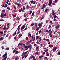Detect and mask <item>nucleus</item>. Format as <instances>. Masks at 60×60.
I'll use <instances>...</instances> for the list:
<instances>
[{"mask_svg":"<svg viewBox=\"0 0 60 60\" xmlns=\"http://www.w3.org/2000/svg\"><path fill=\"white\" fill-rule=\"evenodd\" d=\"M57 47H56V46L54 47L52 49V51L53 52H55V51L56 50V49H57Z\"/></svg>","mask_w":60,"mask_h":60,"instance_id":"obj_1","label":"nucleus"},{"mask_svg":"<svg viewBox=\"0 0 60 60\" xmlns=\"http://www.w3.org/2000/svg\"><path fill=\"white\" fill-rule=\"evenodd\" d=\"M25 27V25H24L23 26H22L21 28V31L22 30V29H24V27Z\"/></svg>","mask_w":60,"mask_h":60,"instance_id":"obj_2","label":"nucleus"},{"mask_svg":"<svg viewBox=\"0 0 60 60\" xmlns=\"http://www.w3.org/2000/svg\"><path fill=\"white\" fill-rule=\"evenodd\" d=\"M28 46H24V47L25 48H26L25 49V50H27L28 49V48H28Z\"/></svg>","mask_w":60,"mask_h":60,"instance_id":"obj_3","label":"nucleus"},{"mask_svg":"<svg viewBox=\"0 0 60 60\" xmlns=\"http://www.w3.org/2000/svg\"><path fill=\"white\" fill-rule=\"evenodd\" d=\"M28 48H29V49H32V45H29L28 46Z\"/></svg>","mask_w":60,"mask_h":60,"instance_id":"obj_4","label":"nucleus"},{"mask_svg":"<svg viewBox=\"0 0 60 60\" xmlns=\"http://www.w3.org/2000/svg\"><path fill=\"white\" fill-rule=\"evenodd\" d=\"M53 46V45H49V47L50 48H52Z\"/></svg>","mask_w":60,"mask_h":60,"instance_id":"obj_5","label":"nucleus"},{"mask_svg":"<svg viewBox=\"0 0 60 60\" xmlns=\"http://www.w3.org/2000/svg\"><path fill=\"white\" fill-rule=\"evenodd\" d=\"M44 56L43 55H41V56H40L39 57V58H40V59H41L42 57H43Z\"/></svg>","mask_w":60,"mask_h":60,"instance_id":"obj_6","label":"nucleus"},{"mask_svg":"<svg viewBox=\"0 0 60 60\" xmlns=\"http://www.w3.org/2000/svg\"><path fill=\"white\" fill-rule=\"evenodd\" d=\"M59 25H58L56 27V29H58L59 28Z\"/></svg>","mask_w":60,"mask_h":60,"instance_id":"obj_7","label":"nucleus"},{"mask_svg":"<svg viewBox=\"0 0 60 60\" xmlns=\"http://www.w3.org/2000/svg\"><path fill=\"white\" fill-rule=\"evenodd\" d=\"M16 58L15 59V60H16V59H19V57L18 56H17V57H16Z\"/></svg>","mask_w":60,"mask_h":60,"instance_id":"obj_8","label":"nucleus"},{"mask_svg":"<svg viewBox=\"0 0 60 60\" xmlns=\"http://www.w3.org/2000/svg\"><path fill=\"white\" fill-rule=\"evenodd\" d=\"M35 2V1H34L33 0H31L30 1V2L31 3H33Z\"/></svg>","mask_w":60,"mask_h":60,"instance_id":"obj_9","label":"nucleus"},{"mask_svg":"<svg viewBox=\"0 0 60 60\" xmlns=\"http://www.w3.org/2000/svg\"><path fill=\"white\" fill-rule=\"evenodd\" d=\"M17 33H16V31H15V32L13 34V36H14L15 34H16Z\"/></svg>","mask_w":60,"mask_h":60,"instance_id":"obj_10","label":"nucleus"},{"mask_svg":"<svg viewBox=\"0 0 60 60\" xmlns=\"http://www.w3.org/2000/svg\"><path fill=\"white\" fill-rule=\"evenodd\" d=\"M1 17H4V13L1 14V15H0Z\"/></svg>","mask_w":60,"mask_h":60,"instance_id":"obj_11","label":"nucleus"},{"mask_svg":"<svg viewBox=\"0 0 60 60\" xmlns=\"http://www.w3.org/2000/svg\"><path fill=\"white\" fill-rule=\"evenodd\" d=\"M30 42V41L27 42L26 43V45H29Z\"/></svg>","mask_w":60,"mask_h":60,"instance_id":"obj_12","label":"nucleus"},{"mask_svg":"<svg viewBox=\"0 0 60 60\" xmlns=\"http://www.w3.org/2000/svg\"><path fill=\"white\" fill-rule=\"evenodd\" d=\"M39 36H37L36 37V39L37 40H38V39H39Z\"/></svg>","mask_w":60,"mask_h":60,"instance_id":"obj_13","label":"nucleus"},{"mask_svg":"<svg viewBox=\"0 0 60 60\" xmlns=\"http://www.w3.org/2000/svg\"><path fill=\"white\" fill-rule=\"evenodd\" d=\"M38 25L39 27H41V23H39L38 24Z\"/></svg>","mask_w":60,"mask_h":60,"instance_id":"obj_14","label":"nucleus"},{"mask_svg":"<svg viewBox=\"0 0 60 60\" xmlns=\"http://www.w3.org/2000/svg\"><path fill=\"white\" fill-rule=\"evenodd\" d=\"M21 25L22 24H21L19 25L18 26V27L17 28V29H18V28H20V26H21Z\"/></svg>","mask_w":60,"mask_h":60,"instance_id":"obj_15","label":"nucleus"},{"mask_svg":"<svg viewBox=\"0 0 60 60\" xmlns=\"http://www.w3.org/2000/svg\"><path fill=\"white\" fill-rule=\"evenodd\" d=\"M38 48H39V46H37L36 48V50H38Z\"/></svg>","mask_w":60,"mask_h":60,"instance_id":"obj_16","label":"nucleus"},{"mask_svg":"<svg viewBox=\"0 0 60 60\" xmlns=\"http://www.w3.org/2000/svg\"><path fill=\"white\" fill-rule=\"evenodd\" d=\"M9 49H10V48L9 47H8L6 49V50H9Z\"/></svg>","mask_w":60,"mask_h":60,"instance_id":"obj_17","label":"nucleus"},{"mask_svg":"<svg viewBox=\"0 0 60 60\" xmlns=\"http://www.w3.org/2000/svg\"><path fill=\"white\" fill-rule=\"evenodd\" d=\"M17 19H18L17 20L18 21H19V19H20V18H19V17H18L17 18Z\"/></svg>","mask_w":60,"mask_h":60,"instance_id":"obj_18","label":"nucleus"},{"mask_svg":"<svg viewBox=\"0 0 60 60\" xmlns=\"http://www.w3.org/2000/svg\"><path fill=\"white\" fill-rule=\"evenodd\" d=\"M16 50L15 49H14L13 50V54H14V53L16 52Z\"/></svg>","mask_w":60,"mask_h":60,"instance_id":"obj_19","label":"nucleus"},{"mask_svg":"<svg viewBox=\"0 0 60 60\" xmlns=\"http://www.w3.org/2000/svg\"><path fill=\"white\" fill-rule=\"evenodd\" d=\"M57 2V0H55L54 1V3H56Z\"/></svg>","mask_w":60,"mask_h":60,"instance_id":"obj_20","label":"nucleus"},{"mask_svg":"<svg viewBox=\"0 0 60 60\" xmlns=\"http://www.w3.org/2000/svg\"><path fill=\"white\" fill-rule=\"evenodd\" d=\"M3 39H4V38H0V41H1H1H2V40H3Z\"/></svg>","mask_w":60,"mask_h":60,"instance_id":"obj_21","label":"nucleus"},{"mask_svg":"<svg viewBox=\"0 0 60 60\" xmlns=\"http://www.w3.org/2000/svg\"><path fill=\"white\" fill-rule=\"evenodd\" d=\"M48 58L47 57H45L44 58V60H46V59H47Z\"/></svg>","mask_w":60,"mask_h":60,"instance_id":"obj_22","label":"nucleus"},{"mask_svg":"<svg viewBox=\"0 0 60 60\" xmlns=\"http://www.w3.org/2000/svg\"><path fill=\"white\" fill-rule=\"evenodd\" d=\"M28 52V51H27V52H25L23 54V55H25L26 54V53H27Z\"/></svg>","mask_w":60,"mask_h":60,"instance_id":"obj_23","label":"nucleus"},{"mask_svg":"<svg viewBox=\"0 0 60 60\" xmlns=\"http://www.w3.org/2000/svg\"><path fill=\"white\" fill-rule=\"evenodd\" d=\"M40 29V28L39 27H38V28H37L36 29V30L37 31H38V30Z\"/></svg>","mask_w":60,"mask_h":60,"instance_id":"obj_24","label":"nucleus"},{"mask_svg":"<svg viewBox=\"0 0 60 60\" xmlns=\"http://www.w3.org/2000/svg\"><path fill=\"white\" fill-rule=\"evenodd\" d=\"M56 18H57V16H56V15L54 16V19H56Z\"/></svg>","mask_w":60,"mask_h":60,"instance_id":"obj_25","label":"nucleus"},{"mask_svg":"<svg viewBox=\"0 0 60 60\" xmlns=\"http://www.w3.org/2000/svg\"><path fill=\"white\" fill-rule=\"evenodd\" d=\"M18 51H16L15 54L16 55L17 54H18Z\"/></svg>","mask_w":60,"mask_h":60,"instance_id":"obj_26","label":"nucleus"},{"mask_svg":"<svg viewBox=\"0 0 60 60\" xmlns=\"http://www.w3.org/2000/svg\"><path fill=\"white\" fill-rule=\"evenodd\" d=\"M34 12H33L32 15H31L32 16H33V15H34Z\"/></svg>","mask_w":60,"mask_h":60,"instance_id":"obj_27","label":"nucleus"},{"mask_svg":"<svg viewBox=\"0 0 60 60\" xmlns=\"http://www.w3.org/2000/svg\"><path fill=\"white\" fill-rule=\"evenodd\" d=\"M44 16H43L42 17H41V20H42V19H44Z\"/></svg>","mask_w":60,"mask_h":60,"instance_id":"obj_28","label":"nucleus"},{"mask_svg":"<svg viewBox=\"0 0 60 60\" xmlns=\"http://www.w3.org/2000/svg\"><path fill=\"white\" fill-rule=\"evenodd\" d=\"M48 10V9H46V10H45V12H47Z\"/></svg>","mask_w":60,"mask_h":60,"instance_id":"obj_29","label":"nucleus"},{"mask_svg":"<svg viewBox=\"0 0 60 60\" xmlns=\"http://www.w3.org/2000/svg\"><path fill=\"white\" fill-rule=\"evenodd\" d=\"M54 12H53L52 14V15H53V16H54V15H55V14H54Z\"/></svg>","mask_w":60,"mask_h":60,"instance_id":"obj_30","label":"nucleus"},{"mask_svg":"<svg viewBox=\"0 0 60 60\" xmlns=\"http://www.w3.org/2000/svg\"><path fill=\"white\" fill-rule=\"evenodd\" d=\"M28 36H29L30 37H31V34H30L28 35Z\"/></svg>","mask_w":60,"mask_h":60,"instance_id":"obj_31","label":"nucleus"},{"mask_svg":"<svg viewBox=\"0 0 60 60\" xmlns=\"http://www.w3.org/2000/svg\"><path fill=\"white\" fill-rule=\"evenodd\" d=\"M29 6L28 5H27L26 6V8L27 9H29Z\"/></svg>","mask_w":60,"mask_h":60,"instance_id":"obj_32","label":"nucleus"},{"mask_svg":"<svg viewBox=\"0 0 60 60\" xmlns=\"http://www.w3.org/2000/svg\"><path fill=\"white\" fill-rule=\"evenodd\" d=\"M5 56H6L4 54L2 56V57L3 58L5 57Z\"/></svg>","mask_w":60,"mask_h":60,"instance_id":"obj_33","label":"nucleus"},{"mask_svg":"<svg viewBox=\"0 0 60 60\" xmlns=\"http://www.w3.org/2000/svg\"><path fill=\"white\" fill-rule=\"evenodd\" d=\"M38 54H39V53L38 51L37 52L35 53V54H36V55H38Z\"/></svg>","mask_w":60,"mask_h":60,"instance_id":"obj_34","label":"nucleus"},{"mask_svg":"<svg viewBox=\"0 0 60 60\" xmlns=\"http://www.w3.org/2000/svg\"><path fill=\"white\" fill-rule=\"evenodd\" d=\"M6 29H7V28H5V27H4L3 28V30H5Z\"/></svg>","mask_w":60,"mask_h":60,"instance_id":"obj_35","label":"nucleus"},{"mask_svg":"<svg viewBox=\"0 0 60 60\" xmlns=\"http://www.w3.org/2000/svg\"><path fill=\"white\" fill-rule=\"evenodd\" d=\"M34 56H31V57L30 58V59H32V58H33V57Z\"/></svg>","mask_w":60,"mask_h":60,"instance_id":"obj_36","label":"nucleus"},{"mask_svg":"<svg viewBox=\"0 0 60 60\" xmlns=\"http://www.w3.org/2000/svg\"><path fill=\"white\" fill-rule=\"evenodd\" d=\"M7 58V56H6L4 58V60H6V58Z\"/></svg>","mask_w":60,"mask_h":60,"instance_id":"obj_37","label":"nucleus"},{"mask_svg":"<svg viewBox=\"0 0 60 60\" xmlns=\"http://www.w3.org/2000/svg\"><path fill=\"white\" fill-rule=\"evenodd\" d=\"M6 56L7 55V52H6L5 53V54H4Z\"/></svg>","mask_w":60,"mask_h":60,"instance_id":"obj_38","label":"nucleus"},{"mask_svg":"<svg viewBox=\"0 0 60 60\" xmlns=\"http://www.w3.org/2000/svg\"><path fill=\"white\" fill-rule=\"evenodd\" d=\"M42 30V29H41L40 30V31H39V33H40L41 32V31Z\"/></svg>","mask_w":60,"mask_h":60,"instance_id":"obj_39","label":"nucleus"},{"mask_svg":"<svg viewBox=\"0 0 60 60\" xmlns=\"http://www.w3.org/2000/svg\"><path fill=\"white\" fill-rule=\"evenodd\" d=\"M26 40H28V38L27 37H26Z\"/></svg>","mask_w":60,"mask_h":60,"instance_id":"obj_40","label":"nucleus"},{"mask_svg":"<svg viewBox=\"0 0 60 60\" xmlns=\"http://www.w3.org/2000/svg\"><path fill=\"white\" fill-rule=\"evenodd\" d=\"M51 26H50V25L49 26V27H48V29H49L50 28H51Z\"/></svg>","mask_w":60,"mask_h":60,"instance_id":"obj_41","label":"nucleus"},{"mask_svg":"<svg viewBox=\"0 0 60 60\" xmlns=\"http://www.w3.org/2000/svg\"><path fill=\"white\" fill-rule=\"evenodd\" d=\"M5 10H3L2 11V12H5Z\"/></svg>","mask_w":60,"mask_h":60,"instance_id":"obj_42","label":"nucleus"},{"mask_svg":"<svg viewBox=\"0 0 60 60\" xmlns=\"http://www.w3.org/2000/svg\"><path fill=\"white\" fill-rule=\"evenodd\" d=\"M22 45V44H21L20 43H19L18 45V46H19V45Z\"/></svg>","mask_w":60,"mask_h":60,"instance_id":"obj_43","label":"nucleus"},{"mask_svg":"<svg viewBox=\"0 0 60 60\" xmlns=\"http://www.w3.org/2000/svg\"><path fill=\"white\" fill-rule=\"evenodd\" d=\"M21 36H22V34H21L19 36V38H21Z\"/></svg>","mask_w":60,"mask_h":60,"instance_id":"obj_44","label":"nucleus"},{"mask_svg":"<svg viewBox=\"0 0 60 60\" xmlns=\"http://www.w3.org/2000/svg\"><path fill=\"white\" fill-rule=\"evenodd\" d=\"M49 4H52V1H50L49 2Z\"/></svg>","mask_w":60,"mask_h":60,"instance_id":"obj_45","label":"nucleus"},{"mask_svg":"<svg viewBox=\"0 0 60 60\" xmlns=\"http://www.w3.org/2000/svg\"><path fill=\"white\" fill-rule=\"evenodd\" d=\"M25 56V58H26V57H27V56L26 55H24V56Z\"/></svg>","mask_w":60,"mask_h":60,"instance_id":"obj_46","label":"nucleus"},{"mask_svg":"<svg viewBox=\"0 0 60 60\" xmlns=\"http://www.w3.org/2000/svg\"><path fill=\"white\" fill-rule=\"evenodd\" d=\"M0 33L1 34H3V31H0Z\"/></svg>","mask_w":60,"mask_h":60,"instance_id":"obj_47","label":"nucleus"},{"mask_svg":"<svg viewBox=\"0 0 60 60\" xmlns=\"http://www.w3.org/2000/svg\"><path fill=\"white\" fill-rule=\"evenodd\" d=\"M7 8L8 9V10H11V9H10V8H9V7H7Z\"/></svg>","mask_w":60,"mask_h":60,"instance_id":"obj_48","label":"nucleus"},{"mask_svg":"<svg viewBox=\"0 0 60 60\" xmlns=\"http://www.w3.org/2000/svg\"><path fill=\"white\" fill-rule=\"evenodd\" d=\"M23 10H25L26 9V8L24 7V6H23Z\"/></svg>","mask_w":60,"mask_h":60,"instance_id":"obj_49","label":"nucleus"},{"mask_svg":"<svg viewBox=\"0 0 60 60\" xmlns=\"http://www.w3.org/2000/svg\"><path fill=\"white\" fill-rule=\"evenodd\" d=\"M46 56H49V54H47Z\"/></svg>","mask_w":60,"mask_h":60,"instance_id":"obj_50","label":"nucleus"},{"mask_svg":"<svg viewBox=\"0 0 60 60\" xmlns=\"http://www.w3.org/2000/svg\"><path fill=\"white\" fill-rule=\"evenodd\" d=\"M32 11H31L30 13H29V14H31L32 13Z\"/></svg>","mask_w":60,"mask_h":60,"instance_id":"obj_51","label":"nucleus"},{"mask_svg":"<svg viewBox=\"0 0 60 60\" xmlns=\"http://www.w3.org/2000/svg\"><path fill=\"white\" fill-rule=\"evenodd\" d=\"M13 17H16V15L15 14V15H13Z\"/></svg>","mask_w":60,"mask_h":60,"instance_id":"obj_52","label":"nucleus"},{"mask_svg":"<svg viewBox=\"0 0 60 60\" xmlns=\"http://www.w3.org/2000/svg\"><path fill=\"white\" fill-rule=\"evenodd\" d=\"M17 4L18 6H20V4L18 3H17Z\"/></svg>","mask_w":60,"mask_h":60,"instance_id":"obj_53","label":"nucleus"},{"mask_svg":"<svg viewBox=\"0 0 60 60\" xmlns=\"http://www.w3.org/2000/svg\"><path fill=\"white\" fill-rule=\"evenodd\" d=\"M51 29H50V30H49L48 31V33H49V32H51Z\"/></svg>","mask_w":60,"mask_h":60,"instance_id":"obj_54","label":"nucleus"},{"mask_svg":"<svg viewBox=\"0 0 60 60\" xmlns=\"http://www.w3.org/2000/svg\"><path fill=\"white\" fill-rule=\"evenodd\" d=\"M27 27H26V28H25L24 30V31H26V29H27Z\"/></svg>","mask_w":60,"mask_h":60,"instance_id":"obj_55","label":"nucleus"},{"mask_svg":"<svg viewBox=\"0 0 60 60\" xmlns=\"http://www.w3.org/2000/svg\"><path fill=\"white\" fill-rule=\"evenodd\" d=\"M27 20V19H24V21H26Z\"/></svg>","mask_w":60,"mask_h":60,"instance_id":"obj_56","label":"nucleus"},{"mask_svg":"<svg viewBox=\"0 0 60 60\" xmlns=\"http://www.w3.org/2000/svg\"><path fill=\"white\" fill-rule=\"evenodd\" d=\"M35 59V57H34V56H33V60H34V59Z\"/></svg>","mask_w":60,"mask_h":60,"instance_id":"obj_57","label":"nucleus"},{"mask_svg":"<svg viewBox=\"0 0 60 60\" xmlns=\"http://www.w3.org/2000/svg\"><path fill=\"white\" fill-rule=\"evenodd\" d=\"M51 4H50L49 3V4H48L49 6H51Z\"/></svg>","mask_w":60,"mask_h":60,"instance_id":"obj_58","label":"nucleus"},{"mask_svg":"<svg viewBox=\"0 0 60 60\" xmlns=\"http://www.w3.org/2000/svg\"><path fill=\"white\" fill-rule=\"evenodd\" d=\"M21 11H22V12H23V11H24V10H23V9H22V8L21 9Z\"/></svg>","mask_w":60,"mask_h":60,"instance_id":"obj_59","label":"nucleus"},{"mask_svg":"<svg viewBox=\"0 0 60 60\" xmlns=\"http://www.w3.org/2000/svg\"><path fill=\"white\" fill-rule=\"evenodd\" d=\"M34 24L32 23L31 24V26H34Z\"/></svg>","mask_w":60,"mask_h":60,"instance_id":"obj_60","label":"nucleus"},{"mask_svg":"<svg viewBox=\"0 0 60 60\" xmlns=\"http://www.w3.org/2000/svg\"><path fill=\"white\" fill-rule=\"evenodd\" d=\"M48 22H49V21H48V20H46V23H48Z\"/></svg>","mask_w":60,"mask_h":60,"instance_id":"obj_61","label":"nucleus"},{"mask_svg":"<svg viewBox=\"0 0 60 60\" xmlns=\"http://www.w3.org/2000/svg\"><path fill=\"white\" fill-rule=\"evenodd\" d=\"M20 30V28H18V31H19Z\"/></svg>","mask_w":60,"mask_h":60,"instance_id":"obj_62","label":"nucleus"},{"mask_svg":"<svg viewBox=\"0 0 60 60\" xmlns=\"http://www.w3.org/2000/svg\"><path fill=\"white\" fill-rule=\"evenodd\" d=\"M46 41H47L49 42V40L48 39H46Z\"/></svg>","mask_w":60,"mask_h":60,"instance_id":"obj_63","label":"nucleus"},{"mask_svg":"<svg viewBox=\"0 0 60 60\" xmlns=\"http://www.w3.org/2000/svg\"><path fill=\"white\" fill-rule=\"evenodd\" d=\"M58 55H60V51H59V52H58Z\"/></svg>","mask_w":60,"mask_h":60,"instance_id":"obj_64","label":"nucleus"}]
</instances>
